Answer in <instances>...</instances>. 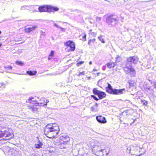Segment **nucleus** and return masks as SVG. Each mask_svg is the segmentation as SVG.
Masks as SVG:
<instances>
[{"mask_svg":"<svg viewBox=\"0 0 156 156\" xmlns=\"http://www.w3.org/2000/svg\"><path fill=\"white\" fill-rule=\"evenodd\" d=\"M70 140H68L66 139V138H65L62 141V142L63 143L62 144H68V142Z\"/></svg>","mask_w":156,"mask_h":156,"instance_id":"nucleus-25","label":"nucleus"},{"mask_svg":"<svg viewBox=\"0 0 156 156\" xmlns=\"http://www.w3.org/2000/svg\"><path fill=\"white\" fill-rule=\"evenodd\" d=\"M35 104H37V103H36Z\"/></svg>","mask_w":156,"mask_h":156,"instance_id":"nucleus-51","label":"nucleus"},{"mask_svg":"<svg viewBox=\"0 0 156 156\" xmlns=\"http://www.w3.org/2000/svg\"><path fill=\"white\" fill-rule=\"evenodd\" d=\"M91 97L93 98L94 99L97 101L98 100H99V99L97 97H96L94 95H91Z\"/></svg>","mask_w":156,"mask_h":156,"instance_id":"nucleus-30","label":"nucleus"},{"mask_svg":"<svg viewBox=\"0 0 156 156\" xmlns=\"http://www.w3.org/2000/svg\"><path fill=\"white\" fill-rule=\"evenodd\" d=\"M16 64L20 66H22L23 64V63L21 61H16Z\"/></svg>","mask_w":156,"mask_h":156,"instance_id":"nucleus-28","label":"nucleus"},{"mask_svg":"<svg viewBox=\"0 0 156 156\" xmlns=\"http://www.w3.org/2000/svg\"><path fill=\"white\" fill-rule=\"evenodd\" d=\"M59 130V128L57 124H48L45 128L44 133L50 138H55L58 134Z\"/></svg>","mask_w":156,"mask_h":156,"instance_id":"nucleus-1","label":"nucleus"},{"mask_svg":"<svg viewBox=\"0 0 156 156\" xmlns=\"http://www.w3.org/2000/svg\"><path fill=\"white\" fill-rule=\"evenodd\" d=\"M92 30H90L89 31V34H90L93 36L95 37L97 35V33L95 32H92Z\"/></svg>","mask_w":156,"mask_h":156,"instance_id":"nucleus-23","label":"nucleus"},{"mask_svg":"<svg viewBox=\"0 0 156 156\" xmlns=\"http://www.w3.org/2000/svg\"><path fill=\"white\" fill-rule=\"evenodd\" d=\"M23 7H24V6H23V7H22V9H23Z\"/></svg>","mask_w":156,"mask_h":156,"instance_id":"nucleus-49","label":"nucleus"},{"mask_svg":"<svg viewBox=\"0 0 156 156\" xmlns=\"http://www.w3.org/2000/svg\"><path fill=\"white\" fill-rule=\"evenodd\" d=\"M37 27L36 25H34L31 27H29L28 28L25 29V32L27 33H29L30 32L34 30Z\"/></svg>","mask_w":156,"mask_h":156,"instance_id":"nucleus-10","label":"nucleus"},{"mask_svg":"<svg viewBox=\"0 0 156 156\" xmlns=\"http://www.w3.org/2000/svg\"><path fill=\"white\" fill-rule=\"evenodd\" d=\"M2 45V44H0V47Z\"/></svg>","mask_w":156,"mask_h":156,"instance_id":"nucleus-47","label":"nucleus"},{"mask_svg":"<svg viewBox=\"0 0 156 156\" xmlns=\"http://www.w3.org/2000/svg\"><path fill=\"white\" fill-rule=\"evenodd\" d=\"M118 18L116 16L110 15L106 18V22L109 25L114 26L118 23Z\"/></svg>","mask_w":156,"mask_h":156,"instance_id":"nucleus-6","label":"nucleus"},{"mask_svg":"<svg viewBox=\"0 0 156 156\" xmlns=\"http://www.w3.org/2000/svg\"><path fill=\"white\" fill-rule=\"evenodd\" d=\"M150 89V87H147L146 88V90H149Z\"/></svg>","mask_w":156,"mask_h":156,"instance_id":"nucleus-37","label":"nucleus"},{"mask_svg":"<svg viewBox=\"0 0 156 156\" xmlns=\"http://www.w3.org/2000/svg\"><path fill=\"white\" fill-rule=\"evenodd\" d=\"M89 64L90 65H91L92 64V62L91 61L90 62H89Z\"/></svg>","mask_w":156,"mask_h":156,"instance_id":"nucleus-40","label":"nucleus"},{"mask_svg":"<svg viewBox=\"0 0 156 156\" xmlns=\"http://www.w3.org/2000/svg\"><path fill=\"white\" fill-rule=\"evenodd\" d=\"M6 71L8 72V73H9V72H8V71H7V70H6Z\"/></svg>","mask_w":156,"mask_h":156,"instance_id":"nucleus-50","label":"nucleus"},{"mask_svg":"<svg viewBox=\"0 0 156 156\" xmlns=\"http://www.w3.org/2000/svg\"><path fill=\"white\" fill-rule=\"evenodd\" d=\"M96 118L97 121L100 123L104 124L107 122L105 118L101 115L97 116Z\"/></svg>","mask_w":156,"mask_h":156,"instance_id":"nucleus-8","label":"nucleus"},{"mask_svg":"<svg viewBox=\"0 0 156 156\" xmlns=\"http://www.w3.org/2000/svg\"><path fill=\"white\" fill-rule=\"evenodd\" d=\"M54 25L57 27L61 29L62 30H63V29L61 27H60L58 26V25H57L56 23H54Z\"/></svg>","mask_w":156,"mask_h":156,"instance_id":"nucleus-31","label":"nucleus"},{"mask_svg":"<svg viewBox=\"0 0 156 156\" xmlns=\"http://www.w3.org/2000/svg\"><path fill=\"white\" fill-rule=\"evenodd\" d=\"M98 38L102 43H105V41L104 39L102 38V35H101L100 36L98 37Z\"/></svg>","mask_w":156,"mask_h":156,"instance_id":"nucleus-26","label":"nucleus"},{"mask_svg":"<svg viewBox=\"0 0 156 156\" xmlns=\"http://www.w3.org/2000/svg\"><path fill=\"white\" fill-rule=\"evenodd\" d=\"M107 154H108L107 153H106V155H107Z\"/></svg>","mask_w":156,"mask_h":156,"instance_id":"nucleus-52","label":"nucleus"},{"mask_svg":"<svg viewBox=\"0 0 156 156\" xmlns=\"http://www.w3.org/2000/svg\"><path fill=\"white\" fill-rule=\"evenodd\" d=\"M41 33H44L42 31H41Z\"/></svg>","mask_w":156,"mask_h":156,"instance_id":"nucleus-44","label":"nucleus"},{"mask_svg":"<svg viewBox=\"0 0 156 156\" xmlns=\"http://www.w3.org/2000/svg\"><path fill=\"white\" fill-rule=\"evenodd\" d=\"M102 69H103V70H104L105 69V68H104V67H103Z\"/></svg>","mask_w":156,"mask_h":156,"instance_id":"nucleus-45","label":"nucleus"},{"mask_svg":"<svg viewBox=\"0 0 156 156\" xmlns=\"http://www.w3.org/2000/svg\"><path fill=\"white\" fill-rule=\"evenodd\" d=\"M5 68H8V69H12V67L11 66H8L7 67H6L5 66Z\"/></svg>","mask_w":156,"mask_h":156,"instance_id":"nucleus-36","label":"nucleus"},{"mask_svg":"<svg viewBox=\"0 0 156 156\" xmlns=\"http://www.w3.org/2000/svg\"><path fill=\"white\" fill-rule=\"evenodd\" d=\"M65 44L66 45L68 46V47H69L70 48L71 50L73 51L75 49V45L74 43L70 41H69L68 42L65 43Z\"/></svg>","mask_w":156,"mask_h":156,"instance_id":"nucleus-9","label":"nucleus"},{"mask_svg":"<svg viewBox=\"0 0 156 156\" xmlns=\"http://www.w3.org/2000/svg\"><path fill=\"white\" fill-rule=\"evenodd\" d=\"M138 147L131 145L129 147H128L127 148V152L129 153L133 154H135L137 150Z\"/></svg>","mask_w":156,"mask_h":156,"instance_id":"nucleus-7","label":"nucleus"},{"mask_svg":"<svg viewBox=\"0 0 156 156\" xmlns=\"http://www.w3.org/2000/svg\"><path fill=\"white\" fill-rule=\"evenodd\" d=\"M108 86L106 88V91L107 92L113 94H122L125 91L124 89H113L111 85L108 83Z\"/></svg>","mask_w":156,"mask_h":156,"instance_id":"nucleus-5","label":"nucleus"},{"mask_svg":"<svg viewBox=\"0 0 156 156\" xmlns=\"http://www.w3.org/2000/svg\"><path fill=\"white\" fill-rule=\"evenodd\" d=\"M94 71H97V70L95 69H93V70Z\"/></svg>","mask_w":156,"mask_h":156,"instance_id":"nucleus-43","label":"nucleus"},{"mask_svg":"<svg viewBox=\"0 0 156 156\" xmlns=\"http://www.w3.org/2000/svg\"><path fill=\"white\" fill-rule=\"evenodd\" d=\"M100 91L97 90L96 88H94L93 89V92L94 94L98 95Z\"/></svg>","mask_w":156,"mask_h":156,"instance_id":"nucleus-21","label":"nucleus"},{"mask_svg":"<svg viewBox=\"0 0 156 156\" xmlns=\"http://www.w3.org/2000/svg\"><path fill=\"white\" fill-rule=\"evenodd\" d=\"M3 86V83L2 84V85H1V86L0 87H1V86Z\"/></svg>","mask_w":156,"mask_h":156,"instance_id":"nucleus-46","label":"nucleus"},{"mask_svg":"<svg viewBox=\"0 0 156 156\" xmlns=\"http://www.w3.org/2000/svg\"><path fill=\"white\" fill-rule=\"evenodd\" d=\"M63 143L62 141H60L58 144L56 145H59V147L61 149L65 148H66V145L68 144H62Z\"/></svg>","mask_w":156,"mask_h":156,"instance_id":"nucleus-17","label":"nucleus"},{"mask_svg":"<svg viewBox=\"0 0 156 156\" xmlns=\"http://www.w3.org/2000/svg\"><path fill=\"white\" fill-rule=\"evenodd\" d=\"M139 59L136 56L130 57L127 59V63L126 66L124 67L123 70L126 74H129L130 76H134L135 74V71L132 67L131 63L136 64L138 61Z\"/></svg>","mask_w":156,"mask_h":156,"instance_id":"nucleus-2","label":"nucleus"},{"mask_svg":"<svg viewBox=\"0 0 156 156\" xmlns=\"http://www.w3.org/2000/svg\"><path fill=\"white\" fill-rule=\"evenodd\" d=\"M31 156H36L35 154H32V155H31Z\"/></svg>","mask_w":156,"mask_h":156,"instance_id":"nucleus-41","label":"nucleus"},{"mask_svg":"<svg viewBox=\"0 0 156 156\" xmlns=\"http://www.w3.org/2000/svg\"><path fill=\"white\" fill-rule=\"evenodd\" d=\"M101 17H97L96 21L99 22L101 20Z\"/></svg>","mask_w":156,"mask_h":156,"instance_id":"nucleus-34","label":"nucleus"},{"mask_svg":"<svg viewBox=\"0 0 156 156\" xmlns=\"http://www.w3.org/2000/svg\"><path fill=\"white\" fill-rule=\"evenodd\" d=\"M42 143L41 142L40 140H39L38 141V143H37L35 144L34 146L36 148L39 149L42 148Z\"/></svg>","mask_w":156,"mask_h":156,"instance_id":"nucleus-15","label":"nucleus"},{"mask_svg":"<svg viewBox=\"0 0 156 156\" xmlns=\"http://www.w3.org/2000/svg\"><path fill=\"white\" fill-rule=\"evenodd\" d=\"M28 107H29V109L30 110L34 112H37V109H38L37 107V105H32L31 106L30 105L29 106H28Z\"/></svg>","mask_w":156,"mask_h":156,"instance_id":"nucleus-11","label":"nucleus"},{"mask_svg":"<svg viewBox=\"0 0 156 156\" xmlns=\"http://www.w3.org/2000/svg\"><path fill=\"white\" fill-rule=\"evenodd\" d=\"M83 62H80L79 63H78L77 64V65L78 66H79L80 65H81L82 64H83Z\"/></svg>","mask_w":156,"mask_h":156,"instance_id":"nucleus-35","label":"nucleus"},{"mask_svg":"<svg viewBox=\"0 0 156 156\" xmlns=\"http://www.w3.org/2000/svg\"><path fill=\"white\" fill-rule=\"evenodd\" d=\"M13 156H22L20 151H14Z\"/></svg>","mask_w":156,"mask_h":156,"instance_id":"nucleus-20","label":"nucleus"},{"mask_svg":"<svg viewBox=\"0 0 156 156\" xmlns=\"http://www.w3.org/2000/svg\"><path fill=\"white\" fill-rule=\"evenodd\" d=\"M98 106V104L97 103H96L95 105L94 106L96 108H97Z\"/></svg>","mask_w":156,"mask_h":156,"instance_id":"nucleus-38","label":"nucleus"},{"mask_svg":"<svg viewBox=\"0 0 156 156\" xmlns=\"http://www.w3.org/2000/svg\"><path fill=\"white\" fill-rule=\"evenodd\" d=\"M85 72H80L79 73V74H78L77 76H81L82 75H84V74Z\"/></svg>","mask_w":156,"mask_h":156,"instance_id":"nucleus-32","label":"nucleus"},{"mask_svg":"<svg viewBox=\"0 0 156 156\" xmlns=\"http://www.w3.org/2000/svg\"><path fill=\"white\" fill-rule=\"evenodd\" d=\"M107 65L108 67L110 69L112 67H114L116 65V64L114 63L110 62L107 63Z\"/></svg>","mask_w":156,"mask_h":156,"instance_id":"nucleus-19","label":"nucleus"},{"mask_svg":"<svg viewBox=\"0 0 156 156\" xmlns=\"http://www.w3.org/2000/svg\"><path fill=\"white\" fill-rule=\"evenodd\" d=\"M92 152L94 154L98 156H102L104 155L103 151L105 150V145H100L99 143L97 141H95L94 143L91 144Z\"/></svg>","mask_w":156,"mask_h":156,"instance_id":"nucleus-3","label":"nucleus"},{"mask_svg":"<svg viewBox=\"0 0 156 156\" xmlns=\"http://www.w3.org/2000/svg\"><path fill=\"white\" fill-rule=\"evenodd\" d=\"M95 41V38H94L93 39H90L88 42V44L89 45H92V43H94Z\"/></svg>","mask_w":156,"mask_h":156,"instance_id":"nucleus-24","label":"nucleus"},{"mask_svg":"<svg viewBox=\"0 0 156 156\" xmlns=\"http://www.w3.org/2000/svg\"><path fill=\"white\" fill-rule=\"evenodd\" d=\"M65 138H66L67 140H70V138L66 134H63L61 136L59 137V139L62 141Z\"/></svg>","mask_w":156,"mask_h":156,"instance_id":"nucleus-14","label":"nucleus"},{"mask_svg":"<svg viewBox=\"0 0 156 156\" xmlns=\"http://www.w3.org/2000/svg\"><path fill=\"white\" fill-rule=\"evenodd\" d=\"M2 33V32L0 30V34H1Z\"/></svg>","mask_w":156,"mask_h":156,"instance_id":"nucleus-48","label":"nucleus"},{"mask_svg":"<svg viewBox=\"0 0 156 156\" xmlns=\"http://www.w3.org/2000/svg\"><path fill=\"white\" fill-rule=\"evenodd\" d=\"M142 103L145 105H147V101L146 100H142L141 101Z\"/></svg>","mask_w":156,"mask_h":156,"instance_id":"nucleus-29","label":"nucleus"},{"mask_svg":"<svg viewBox=\"0 0 156 156\" xmlns=\"http://www.w3.org/2000/svg\"><path fill=\"white\" fill-rule=\"evenodd\" d=\"M37 71H27L26 73L28 75L30 76L35 75L37 73Z\"/></svg>","mask_w":156,"mask_h":156,"instance_id":"nucleus-16","label":"nucleus"},{"mask_svg":"<svg viewBox=\"0 0 156 156\" xmlns=\"http://www.w3.org/2000/svg\"><path fill=\"white\" fill-rule=\"evenodd\" d=\"M99 74H100V73H97V75L98 76H99Z\"/></svg>","mask_w":156,"mask_h":156,"instance_id":"nucleus-42","label":"nucleus"},{"mask_svg":"<svg viewBox=\"0 0 156 156\" xmlns=\"http://www.w3.org/2000/svg\"><path fill=\"white\" fill-rule=\"evenodd\" d=\"M39 12H51L58 11L59 9L58 7H54L50 5H44L40 6L38 8Z\"/></svg>","mask_w":156,"mask_h":156,"instance_id":"nucleus-4","label":"nucleus"},{"mask_svg":"<svg viewBox=\"0 0 156 156\" xmlns=\"http://www.w3.org/2000/svg\"><path fill=\"white\" fill-rule=\"evenodd\" d=\"M35 99L34 98H31L27 100V102L30 103L34 104L35 102Z\"/></svg>","mask_w":156,"mask_h":156,"instance_id":"nucleus-18","label":"nucleus"},{"mask_svg":"<svg viewBox=\"0 0 156 156\" xmlns=\"http://www.w3.org/2000/svg\"><path fill=\"white\" fill-rule=\"evenodd\" d=\"M97 108H96L94 106L91 107V110L93 112H96L97 111Z\"/></svg>","mask_w":156,"mask_h":156,"instance_id":"nucleus-27","label":"nucleus"},{"mask_svg":"<svg viewBox=\"0 0 156 156\" xmlns=\"http://www.w3.org/2000/svg\"><path fill=\"white\" fill-rule=\"evenodd\" d=\"M48 102L47 99L45 98H41L40 100L39 103L41 104H43L44 105H46L47 103Z\"/></svg>","mask_w":156,"mask_h":156,"instance_id":"nucleus-12","label":"nucleus"},{"mask_svg":"<svg viewBox=\"0 0 156 156\" xmlns=\"http://www.w3.org/2000/svg\"><path fill=\"white\" fill-rule=\"evenodd\" d=\"M106 95L105 93L100 91L98 96L100 99H102L105 97Z\"/></svg>","mask_w":156,"mask_h":156,"instance_id":"nucleus-13","label":"nucleus"},{"mask_svg":"<svg viewBox=\"0 0 156 156\" xmlns=\"http://www.w3.org/2000/svg\"><path fill=\"white\" fill-rule=\"evenodd\" d=\"M86 35L85 34L84 35H81L80 36V39L82 40L83 41H85L86 40Z\"/></svg>","mask_w":156,"mask_h":156,"instance_id":"nucleus-22","label":"nucleus"},{"mask_svg":"<svg viewBox=\"0 0 156 156\" xmlns=\"http://www.w3.org/2000/svg\"><path fill=\"white\" fill-rule=\"evenodd\" d=\"M51 56H49V57H48V60H50V59H51Z\"/></svg>","mask_w":156,"mask_h":156,"instance_id":"nucleus-39","label":"nucleus"},{"mask_svg":"<svg viewBox=\"0 0 156 156\" xmlns=\"http://www.w3.org/2000/svg\"><path fill=\"white\" fill-rule=\"evenodd\" d=\"M54 52L53 51H51V52L50 53V54L49 56H52L54 55Z\"/></svg>","mask_w":156,"mask_h":156,"instance_id":"nucleus-33","label":"nucleus"}]
</instances>
